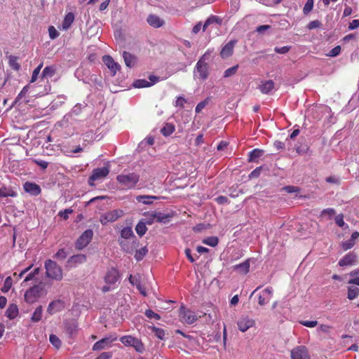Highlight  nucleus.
<instances>
[{
  "label": "nucleus",
  "instance_id": "obj_53",
  "mask_svg": "<svg viewBox=\"0 0 359 359\" xmlns=\"http://www.w3.org/2000/svg\"><path fill=\"white\" fill-rule=\"evenodd\" d=\"M145 315L149 318H155L156 320L161 319V316L158 313H154L150 309L146 310Z\"/></svg>",
  "mask_w": 359,
  "mask_h": 359
},
{
  "label": "nucleus",
  "instance_id": "obj_26",
  "mask_svg": "<svg viewBox=\"0 0 359 359\" xmlns=\"http://www.w3.org/2000/svg\"><path fill=\"white\" fill-rule=\"evenodd\" d=\"M359 237V233L358 231H355L352 233L351 238L347 241L343 242L341 243V247L344 250H349L352 248L355 244V240Z\"/></svg>",
  "mask_w": 359,
  "mask_h": 359
},
{
  "label": "nucleus",
  "instance_id": "obj_50",
  "mask_svg": "<svg viewBox=\"0 0 359 359\" xmlns=\"http://www.w3.org/2000/svg\"><path fill=\"white\" fill-rule=\"evenodd\" d=\"M341 50V46H337L334 48H333L327 55L329 57H336L340 54Z\"/></svg>",
  "mask_w": 359,
  "mask_h": 359
},
{
  "label": "nucleus",
  "instance_id": "obj_49",
  "mask_svg": "<svg viewBox=\"0 0 359 359\" xmlns=\"http://www.w3.org/2000/svg\"><path fill=\"white\" fill-rule=\"evenodd\" d=\"M65 330L69 337H72L76 333V326L74 324H67Z\"/></svg>",
  "mask_w": 359,
  "mask_h": 359
},
{
  "label": "nucleus",
  "instance_id": "obj_23",
  "mask_svg": "<svg viewBox=\"0 0 359 359\" xmlns=\"http://www.w3.org/2000/svg\"><path fill=\"white\" fill-rule=\"evenodd\" d=\"M160 198V196H156L140 195L136 197V201L145 205H150L154 203V200H158Z\"/></svg>",
  "mask_w": 359,
  "mask_h": 359
},
{
  "label": "nucleus",
  "instance_id": "obj_10",
  "mask_svg": "<svg viewBox=\"0 0 359 359\" xmlns=\"http://www.w3.org/2000/svg\"><path fill=\"white\" fill-rule=\"evenodd\" d=\"M109 173V165L107 163V165L95 168L93 170L91 175V181H95L97 180L103 179L106 177Z\"/></svg>",
  "mask_w": 359,
  "mask_h": 359
},
{
  "label": "nucleus",
  "instance_id": "obj_38",
  "mask_svg": "<svg viewBox=\"0 0 359 359\" xmlns=\"http://www.w3.org/2000/svg\"><path fill=\"white\" fill-rule=\"evenodd\" d=\"M359 293V288L356 286H350L348 287L347 297L350 300L354 299L357 297Z\"/></svg>",
  "mask_w": 359,
  "mask_h": 359
},
{
  "label": "nucleus",
  "instance_id": "obj_34",
  "mask_svg": "<svg viewBox=\"0 0 359 359\" xmlns=\"http://www.w3.org/2000/svg\"><path fill=\"white\" fill-rule=\"evenodd\" d=\"M74 20V15L72 13H68L63 20L62 22V28L64 29H67L70 27L72 24L73 23Z\"/></svg>",
  "mask_w": 359,
  "mask_h": 359
},
{
  "label": "nucleus",
  "instance_id": "obj_59",
  "mask_svg": "<svg viewBox=\"0 0 359 359\" xmlns=\"http://www.w3.org/2000/svg\"><path fill=\"white\" fill-rule=\"evenodd\" d=\"M290 49V46H283L280 48H275L274 50L276 53L279 54H285L287 53Z\"/></svg>",
  "mask_w": 359,
  "mask_h": 359
},
{
  "label": "nucleus",
  "instance_id": "obj_35",
  "mask_svg": "<svg viewBox=\"0 0 359 359\" xmlns=\"http://www.w3.org/2000/svg\"><path fill=\"white\" fill-rule=\"evenodd\" d=\"M43 313V307L42 306H39L36 308L35 311L32 313L31 317V320L33 323H37L41 320Z\"/></svg>",
  "mask_w": 359,
  "mask_h": 359
},
{
  "label": "nucleus",
  "instance_id": "obj_11",
  "mask_svg": "<svg viewBox=\"0 0 359 359\" xmlns=\"http://www.w3.org/2000/svg\"><path fill=\"white\" fill-rule=\"evenodd\" d=\"M123 215V211L121 210H113L106 212L102 219H101V222H114L116 221L119 217H121Z\"/></svg>",
  "mask_w": 359,
  "mask_h": 359
},
{
  "label": "nucleus",
  "instance_id": "obj_29",
  "mask_svg": "<svg viewBox=\"0 0 359 359\" xmlns=\"http://www.w3.org/2000/svg\"><path fill=\"white\" fill-rule=\"evenodd\" d=\"M264 151L262 149H255L249 153L248 161L257 162L258 159L264 154Z\"/></svg>",
  "mask_w": 359,
  "mask_h": 359
},
{
  "label": "nucleus",
  "instance_id": "obj_21",
  "mask_svg": "<svg viewBox=\"0 0 359 359\" xmlns=\"http://www.w3.org/2000/svg\"><path fill=\"white\" fill-rule=\"evenodd\" d=\"M87 257L83 254H78L70 257L67 263L71 266H75L77 264H81L86 261Z\"/></svg>",
  "mask_w": 359,
  "mask_h": 359
},
{
  "label": "nucleus",
  "instance_id": "obj_18",
  "mask_svg": "<svg viewBox=\"0 0 359 359\" xmlns=\"http://www.w3.org/2000/svg\"><path fill=\"white\" fill-rule=\"evenodd\" d=\"M116 339V337H105L100 341H97L93 347V349L94 351H99L104 348L106 346H107L109 344H111L112 341H115Z\"/></svg>",
  "mask_w": 359,
  "mask_h": 359
},
{
  "label": "nucleus",
  "instance_id": "obj_3",
  "mask_svg": "<svg viewBox=\"0 0 359 359\" xmlns=\"http://www.w3.org/2000/svg\"><path fill=\"white\" fill-rule=\"evenodd\" d=\"M45 268L47 277L58 281L62 279V270L55 262L51 259L47 260L45 262Z\"/></svg>",
  "mask_w": 359,
  "mask_h": 359
},
{
  "label": "nucleus",
  "instance_id": "obj_48",
  "mask_svg": "<svg viewBox=\"0 0 359 359\" xmlns=\"http://www.w3.org/2000/svg\"><path fill=\"white\" fill-rule=\"evenodd\" d=\"M313 0H307L306 3L305 4L303 12L305 15L309 14L311 11L313 9Z\"/></svg>",
  "mask_w": 359,
  "mask_h": 359
},
{
  "label": "nucleus",
  "instance_id": "obj_41",
  "mask_svg": "<svg viewBox=\"0 0 359 359\" xmlns=\"http://www.w3.org/2000/svg\"><path fill=\"white\" fill-rule=\"evenodd\" d=\"M55 69L53 66L46 67L42 72L43 77H52L55 74Z\"/></svg>",
  "mask_w": 359,
  "mask_h": 359
},
{
  "label": "nucleus",
  "instance_id": "obj_52",
  "mask_svg": "<svg viewBox=\"0 0 359 359\" xmlns=\"http://www.w3.org/2000/svg\"><path fill=\"white\" fill-rule=\"evenodd\" d=\"M48 33H49V36L51 39H55L59 36L58 32L56 30V29L53 26H50L48 27Z\"/></svg>",
  "mask_w": 359,
  "mask_h": 359
},
{
  "label": "nucleus",
  "instance_id": "obj_5",
  "mask_svg": "<svg viewBox=\"0 0 359 359\" xmlns=\"http://www.w3.org/2000/svg\"><path fill=\"white\" fill-rule=\"evenodd\" d=\"M120 341L125 346H133L139 353H142L144 351V346L141 340L133 336H123Z\"/></svg>",
  "mask_w": 359,
  "mask_h": 359
},
{
  "label": "nucleus",
  "instance_id": "obj_37",
  "mask_svg": "<svg viewBox=\"0 0 359 359\" xmlns=\"http://www.w3.org/2000/svg\"><path fill=\"white\" fill-rule=\"evenodd\" d=\"M236 269H237L240 273L243 274H246L249 271L250 269V262L249 260H246L242 264H238L235 266Z\"/></svg>",
  "mask_w": 359,
  "mask_h": 359
},
{
  "label": "nucleus",
  "instance_id": "obj_25",
  "mask_svg": "<svg viewBox=\"0 0 359 359\" xmlns=\"http://www.w3.org/2000/svg\"><path fill=\"white\" fill-rule=\"evenodd\" d=\"M274 85L272 80H267L262 82L259 86V89L263 94H268L274 88Z\"/></svg>",
  "mask_w": 359,
  "mask_h": 359
},
{
  "label": "nucleus",
  "instance_id": "obj_27",
  "mask_svg": "<svg viewBox=\"0 0 359 359\" xmlns=\"http://www.w3.org/2000/svg\"><path fill=\"white\" fill-rule=\"evenodd\" d=\"M18 306L15 304H11L5 312V316L12 320L18 316Z\"/></svg>",
  "mask_w": 359,
  "mask_h": 359
},
{
  "label": "nucleus",
  "instance_id": "obj_40",
  "mask_svg": "<svg viewBox=\"0 0 359 359\" xmlns=\"http://www.w3.org/2000/svg\"><path fill=\"white\" fill-rule=\"evenodd\" d=\"M219 242V239L216 236H210L205 238L203 241V243L205 245H210L211 247H215Z\"/></svg>",
  "mask_w": 359,
  "mask_h": 359
},
{
  "label": "nucleus",
  "instance_id": "obj_22",
  "mask_svg": "<svg viewBox=\"0 0 359 359\" xmlns=\"http://www.w3.org/2000/svg\"><path fill=\"white\" fill-rule=\"evenodd\" d=\"M119 277L118 271L116 269H111L108 271L105 276V281L107 283H115Z\"/></svg>",
  "mask_w": 359,
  "mask_h": 359
},
{
  "label": "nucleus",
  "instance_id": "obj_12",
  "mask_svg": "<svg viewBox=\"0 0 359 359\" xmlns=\"http://www.w3.org/2000/svg\"><path fill=\"white\" fill-rule=\"evenodd\" d=\"M102 61L111 71L113 76H114L121 69L119 64L116 62L110 55H104L102 57Z\"/></svg>",
  "mask_w": 359,
  "mask_h": 359
},
{
  "label": "nucleus",
  "instance_id": "obj_36",
  "mask_svg": "<svg viewBox=\"0 0 359 359\" xmlns=\"http://www.w3.org/2000/svg\"><path fill=\"white\" fill-rule=\"evenodd\" d=\"M15 197L17 196L16 191H13L12 189H8L5 187L0 188V197Z\"/></svg>",
  "mask_w": 359,
  "mask_h": 359
},
{
  "label": "nucleus",
  "instance_id": "obj_63",
  "mask_svg": "<svg viewBox=\"0 0 359 359\" xmlns=\"http://www.w3.org/2000/svg\"><path fill=\"white\" fill-rule=\"evenodd\" d=\"M215 201L219 204H225L229 202L227 197L224 196H219L215 198Z\"/></svg>",
  "mask_w": 359,
  "mask_h": 359
},
{
  "label": "nucleus",
  "instance_id": "obj_8",
  "mask_svg": "<svg viewBox=\"0 0 359 359\" xmlns=\"http://www.w3.org/2000/svg\"><path fill=\"white\" fill-rule=\"evenodd\" d=\"M292 359H310L307 348L304 346H299L291 351Z\"/></svg>",
  "mask_w": 359,
  "mask_h": 359
},
{
  "label": "nucleus",
  "instance_id": "obj_60",
  "mask_svg": "<svg viewBox=\"0 0 359 359\" xmlns=\"http://www.w3.org/2000/svg\"><path fill=\"white\" fill-rule=\"evenodd\" d=\"M29 90V86H25L22 90L20 92V93L18 95L16 101H18L21 100L28 92Z\"/></svg>",
  "mask_w": 359,
  "mask_h": 359
},
{
  "label": "nucleus",
  "instance_id": "obj_39",
  "mask_svg": "<svg viewBox=\"0 0 359 359\" xmlns=\"http://www.w3.org/2000/svg\"><path fill=\"white\" fill-rule=\"evenodd\" d=\"M151 86V83L145 79H137L135 80L133 83V86L137 88L150 87Z\"/></svg>",
  "mask_w": 359,
  "mask_h": 359
},
{
  "label": "nucleus",
  "instance_id": "obj_56",
  "mask_svg": "<svg viewBox=\"0 0 359 359\" xmlns=\"http://www.w3.org/2000/svg\"><path fill=\"white\" fill-rule=\"evenodd\" d=\"M335 214V210L333 208H327L321 212V217L328 215L330 217H332Z\"/></svg>",
  "mask_w": 359,
  "mask_h": 359
},
{
  "label": "nucleus",
  "instance_id": "obj_58",
  "mask_svg": "<svg viewBox=\"0 0 359 359\" xmlns=\"http://www.w3.org/2000/svg\"><path fill=\"white\" fill-rule=\"evenodd\" d=\"M135 230L137 231V233L140 236H142L147 231V226H135Z\"/></svg>",
  "mask_w": 359,
  "mask_h": 359
},
{
  "label": "nucleus",
  "instance_id": "obj_30",
  "mask_svg": "<svg viewBox=\"0 0 359 359\" xmlns=\"http://www.w3.org/2000/svg\"><path fill=\"white\" fill-rule=\"evenodd\" d=\"M216 23L217 25L222 24V19L217 15H210L205 22L203 25V32H205L208 26L212 24Z\"/></svg>",
  "mask_w": 359,
  "mask_h": 359
},
{
  "label": "nucleus",
  "instance_id": "obj_33",
  "mask_svg": "<svg viewBox=\"0 0 359 359\" xmlns=\"http://www.w3.org/2000/svg\"><path fill=\"white\" fill-rule=\"evenodd\" d=\"M121 239L128 240L130 238H135V236L133 233L131 226H127L123 228L121 231Z\"/></svg>",
  "mask_w": 359,
  "mask_h": 359
},
{
  "label": "nucleus",
  "instance_id": "obj_44",
  "mask_svg": "<svg viewBox=\"0 0 359 359\" xmlns=\"http://www.w3.org/2000/svg\"><path fill=\"white\" fill-rule=\"evenodd\" d=\"M50 342L56 348H60L61 346V341L55 334H50L49 337Z\"/></svg>",
  "mask_w": 359,
  "mask_h": 359
},
{
  "label": "nucleus",
  "instance_id": "obj_2",
  "mask_svg": "<svg viewBox=\"0 0 359 359\" xmlns=\"http://www.w3.org/2000/svg\"><path fill=\"white\" fill-rule=\"evenodd\" d=\"M117 182L126 189H134L140 180V175L135 172L121 174L116 177Z\"/></svg>",
  "mask_w": 359,
  "mask_h": 359
},
{
  "label": "nucleus",
  "instance_id": "obj_51",
  "mask_svg": "<svg viewBox=\"0 0 359 359\" xmlns=\"http://www.w3.org/2000/svg\"><path fill=\"white\" fill-rule=\"evenodd\" d=\"M67 255L68 252L64 248H61L57 251L55 257L57 259H65Z\"/></svg>",
  "mask_w": 359,
  "mask_h": 359
},
{
  "label": "nucleus",
  "instance_id": "obj_43",
  "mask_svg": "<svg viewBox=\"0 0 359 359\" xmlns=\"http://www.w3.org/2000/svg\"><path fill=\"white\" fill-rule=\"evenodd\" d=\"M13 285V280L11 276H8L6 278L4 281V286L1 287V291L4 293H6L9 291V290L11 288Z\"/></svg>",
  "mask_w": 359,
  "mask_h": 359
},
{
  "label": "nucleus",
  "instance_id": "obj_14",
  "mask_svg": "<svg viewBox=\"0 0 359 359\" xmlns=\"http://www.w3.org/2000/svg\"><path fill=\"white\" fill-rule=\"evenodd\" d=\"M90 243V229L86 230L76 240L75 247L77 250H82Z\"/></svg>",
  "mask_w": 359,
  "mask_h": 359
},
{
  "label": "nucleus",
  "instance_id": "obj_64",
  "mask_svg": "<svg viewBox=\"0 0 359 359\" xmlns=\"http://www.w3.org/2000/svg\"><path fill=\"white\" fill-rule=\"evenodd\" d=\"M112 356L111 353L110 352H103L100 356L96 358L95 359H110Z\"/></svg>",
  "mask_w": 359,
  "mask_h": 359
},
{
  "label": "nucleus",
  "instance_id": "obj_19",
  "mask_svg": "<svg viewBox=\"0 0 359 359\" xmlns=\"http://www.w3.org/2000/svg\"><path fill=\"white\" fill-rule=\"evenodd\" d=\"M119 245L121 247V249L128 254H132L133 252L134 249L137 245V242L135 240L133 241V243L130 244L129 241L127 240L119 239L118 240Z\"/></svg>",
  "mask_w": 359,
  "mask_h": 359
},
{
  "label": "nucleus",
  "instance_id": "obj_16",
  "mask_svg": "<svg viewBox=\"0 0 359 359\" xmlns=\"http://www.w3.org/2000/svg\"><path fill=\"white\" fill-rule=\"evenodd\" d=\"M65 308L64 302L60 299L51 302L47 309V312L53 315L57 312L61 311Z\"/></svg>",
  "mask_w": 359,
  "mask_h": 359
},
{
  "label": "nucleus",
  "instance_id": "obj_42",
  "mask_svg": "<svg viewBox=\"0 0 359 359\" xmlns=\"http://www.w3.org/2000/svg\"><path fill=\"white\" fill-rule=\"evenodd\" d=\"M147 252L148 249L147 248V247L141 248L140 250H136L135 257L137 261H140L144 257Z\"/></svg>",
  "mask_w": 359,
  "mask_h": 359
},
{
  "label": "nucleus",
  "instance_id": "obj_45",
  "mask_svg": "<svg viewBox=\"0 0 359 359\" xmlns=\"http://www.w3.org/2000/svg\"><path fill=\"white\" fill-rule=\"evenodd\" d=\"M152 332L155 334V335L160 339H163L165 336V331L158 327H156L155 326H152L149 327Z\"/></svg>",
  "mask_w": 359,
  "mask_h": 359
},
{
  "label": "nucleus",
  "instance_id": "obj_13",
  "mask_svg": "<svg viewBox=\"0 0 359 359\" xmlns=\"http://www.w3.org/2000/svg\"><path fill=\"white\" fill-rule=\"evenodd\" d=\"M358 262V255L356 253L351 252L346 254L339 262L340 266H352L356 264Z\"/></svg>",
  "mask_w": 359,
  "mask_h": 359
},
{
  "label": "nucleus",
  "instance_id": "obj_6",
  "mask_svg": "<svg viewBox=\"0 0 359 359\" xmlns=\"http://www.w3.org/2000/svg\"><path fill=\"white\" fill-rule=\"evenodd\" d=\"M208 74L209 73L208 64L202 59H200L196 65L195 76H198V79L204 81L207 79Z\"/></svg>",
  "mask_w": 359,
  "mask_h": 359
},
{
  "label": "nucleus",
  "instance_id": "obj_62",
  "mask_svg": "<svg viewBox=\"0 0 359 359\" xmlns=\"http://www.w3.org/2000/svg\"><path fill=\"white\" fill-rule=\"evenodd\" d=\"M359 27V20H353L349 23L348 29L353 30Z\"/></svg>",
  "mask_w": 359,
  "mask_h": 359
},
{
  "label": "nucleus",
  "instance_id": "obj_17",
  "mask_svg": "<svg viewBox=\"0 0 359 359\" xmlns=\"http://www.w3.org/2000/svg\"><path fill=\"white\" fill-rule=\"evenodd\" d=\"M147 22L154 28H159L165 24L164 20L155 14L149 15L147 18Z\"/></svg>",
  "mask_w": 359,
  "mask_h": 359
},
{
  "label": "nucleus",
  "instance_id": "obj_47",
  "mask_svg": "<svg viewBox=\"0 0 359 359\" xmlns=\"http://www.w3.org/2000/svg\"><path fill=\"white\" fill-rule=\"evenodd\" d=\"M42 67H43V63H41L34 69V71L32 72V79L30 81L31 83L36 81V80L37 79L38 76L41 72Z\"/></svg>",
  "mask_w": 359,
  "mask_h": 359
},
{
  "label": "nucleus",
  "instance_id": "obj_57",
  "mask_svg": "<svg viewBox=\"0 0 359 359\" xmlns=\"http://www.w3.org/2000/svg\"><path fill=\"white\" fill-rule=\"evenodd\" d=\"M33 161L43 170L46 169L48 166V163L43 160L34 159Z\"/></svg>",
  "mask_w": 359,
  "mask_h": 359
},
{
  "label": "nucleus",
  "instance_id": "obj_1",
  "mask_svg": "<svg viewBox=\"0 0 359 359\" xmlns=\"http://www.w3.org/2000/svg\"><path fill=\"white\" fill-rule=\"evenodd\" d=\"M47 294L45 289V283L39 282L38 284L29 288L25 293L24 298L26 302L33 304L36 302L38 299Z\"/></svg>",
  "mask_w": 359,
  "mask_h": 359
},
{
  "label": "nucleus",
  "instance_id": "obj_46",
  "mask_svg": "<svg viewBox=\"0 0 359 359\" xmlns=\"http://www.w3.org/2000/svg\"><path fill=\"white\" fill-rule=\"evenodd\" d=\"M238 68V65H235L232 67L226 69L224 73V77L228 78L234 75L236 73Z\"/></svg>",
  "mask_w": 359,
  "mask_h": 359
},
{
  "label": "nucleus",
  "instance_id": "obj_32",
  "mask_svg": "<svg viewBox=\"0 0 359 359\" xmlns=\"http://www.w3.org/2000/svg\"><path fill=\"white\" fill-rule=\"evenodd\" d=\"M8 65L9 67L15 70L19 71L20 69V64L19 63V57L15 55H10L8 57Z\"/></svg>",
  "mask_w": 359,
  "mask_h": 359
},
{
  "label": "nucleus",
  "instance_id": "obj_20",
  "mask_svg": "<svg viewBox=\"0 0 359 359\" xmlns=\"http://www.w3.org/2000/svg\"><path fill=\"white\" fill-rule=\"evenodd\" d=\"M255 322L253 320L248 318H241L238 322V327L239 330L244 332L247 331L250 327H252Z\"/></svg>",
  "mask_w": 359,
  "mask_h": 359
},
{
  "label": "nucleus",
  "instance_id": "obj_54",
  "mask_svg": "<svg viewBox=\"0 0 359 359\" xmlns=\"http://www.w3.org/2000/svg\"><path fill=\"white\" fill-rule=\"evenodd\" d=\"M300 323L308 327H314L318 325L317 320H302Z\"/></svg>",
  "mask_w": 359,
  "mask_h": 359
},
{
  "label": "nucleus",
  "instance_id": "obj_7",
  "mask_svg": "<svg viewBox=\"0 0 359 359\" xmlns=\"http://www.w3.org/2000/svg\"><path fill=\"white\" fill-rule=\"evenodd\" d=\"M180 317L181 320L188 324H192L197 320V316L194 311L181 306L180 311Z\"/></svg>",
  "mask_w": 359,
  "mask_h": 359
},
{
  "label": "nucleus",
  "instance_id": "obj_24",
  "mask_svg": "<svg viewBox=\"0 0 359 359\" xmlns=\"http://www.w3.org/2000/svg\"><path fill=\"white\" fill-rule=\"evenodd\" d=\"M57 217L60 218L59 222H67L69 218L75 217V212L72 208H67L58 212Z\"/></svg>",
  "mask_w": 359,
  "mask_h": 359
},
{
  "label": "nucleus",
  "instance_id": "obj_9",
  "mask_svg": "<svg viewBox=\"0 0 359 359\" xmlns=\"http://www.w3.org/2000/svg\"><path fill=\"white\" fill-rule=\"evenodd\" d=\"M238 41L236 39L231 40L228 43H226L222 48L220 51V56L222 58L225 59L231 56L233 53V49L237 43Z\"/></svg>",
  "mask_w": 359,
  "mask_h": 359
},
{
  "label": "nucleus",
  "instance_id": "obj_28",
  "mask_svg": "<svg viewBox=\"0 0 359 359\" xmlns=\"http://www.w3.org/2000/svg\"><path fill=\"white\" fill-rule=\"evenodd\" d=\"M123 57L125 62V64L128 67H132L135 65L136 62V57L131 54L129 52L124 51L123 53Z\"/></svg>",
  "mask_w": 359,
  "mask_h": 359
},
{
  "label": "nucleus",
  "instance_id": "obj_61",
  "mask_svg": "<svg viewBox=\"0 0 359 359\" xmlns=\"http://www.w3.org/2000/svg\"><path fill=\"white\" fill-rule=\"evenodd\" d=\"M208 104V101L206 100L199 102L196 107V112L199 113Z\"/></svg>",
  "mask_w": 359,
  "mask_h": 359
},
{
  "label": "nucleus",
  "instance_id": "obj_31",
  "mask_svg": "<svg viewBox=\"0 0 359 359\" xmlns=\"http://www.w3.org/2000/svg\"><path fill=\"white\" fill-rule=\"evenodd\" d=\"M175 130V127L172 123H166L164 124L163 127L161 129V134L168 137L172 134Z\"/></svg>",
  "mask_w": 359,
  "mask_h": 359
},
{
  "label": "nucleus",
  "instance_id": "obj_15",
  "mask_svg": "<svg viewBox=\"0 0 359 359\" xmlns=\"http://www.w3.org/2000/svg\"><path fill=\"white\" fill-rule=\"evenodd\" d=\"M24 190L32 196H37L41 192V189L39 185L36 183L26 182L23 184Z\"/></svg>",
  "mask_w": 359,
  "mask_h": 359
},
{
  "label": "nucleus",
  "instance_id": "obj_4",
  "mask_svg": "<svg viewBox=\"0 0 359 359\" xmlns=\"http://www.w3.org/2000/svg\"><path fill=\"white\" fill-rule=\"evenodd\" d=\"M174 216L172 212H148L147 217L150 220L149 223L157 222V223H168L170 222V219Z\"/></svg>",
  "mask_w": 359,
  "mask_h": 359
},
{
  "label": "nucleus",
  "instance_id": "obj_55",
  "mask_svg": "<svg viewBox=\"0 0 359 359\" xmlns=\"http://www.w3.org/2000/svg\"><path fill=\"white\" fill-rule=\"evenodd\" d=\"M322 23L319 20H313L309 23L307 28L309 29H313L320 27Z\"/></svg>",
  "mask_w": 359,
  "mask_h": 359
}]
</instances>
